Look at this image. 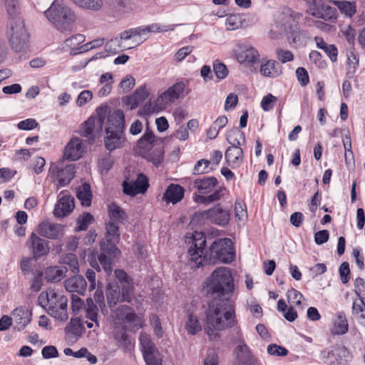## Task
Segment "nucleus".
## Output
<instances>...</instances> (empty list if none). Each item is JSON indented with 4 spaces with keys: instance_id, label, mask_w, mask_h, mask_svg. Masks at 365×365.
Instances as JSON below:
<instances>
[{
    "instance_id": "nucleus-1",
    "label": "nucleus",
    "mask_w": 365,
    "mask_h": 365,
    "mask_svg": "<svg viewBox=\"0 0 365 365\" xmlns=\"http://www.w3.org/2000/svg\"><path fill=\"white\" fill-rule=\"evenodd\" d=\"M202 292L210 298L205 310L207 334L212 339L220 337L215 331L232 328L237 324L235 303L231 299L234 280L231 271L220 267L212 272L203 283Z\"/></svg>"
},
{
    "instance_id": "nucleus-2",
    "label": "nucleus",
    "mask_w": 365,
    "mask_h": 365,
    "mask_svg": "<svg viewBox=\"0 0 365 365\" xmlns=\"http://www.w3.org/2000/svg\"><path fill=\"white\" fill-rule=\"evenodd\" d=\"M19 1L5 0V6L9 16L8 31L9 43L16 52H24L28 48L29 34L23 19L19 16Z\"/></svg>"
},
{
    "instance_id": "nucleus-3",
    "label": "nucleus",
    "mask_w": 365,
    "mask_h": 365,
    "mask_svg": "<svg viewBox=\"0 0 365 365\" xmlns=\"http://www.w3.org/2000/svg\"><path fill=\"white\" fill-rule=\"evenodd\" d=\"M105 237L100 242L101 253L98 255V259L105 272L108 275L113 271V263L121 252L118 248L120 234L119 227L115 222L106 223Z\"/></svg>"
},
{
    "instance_id": "nucleus-4",
    "label": "nucleus",
    "mask_w": 365,
    "mask_h": 365,
    "mask_svg": "<svg viewBox=\"0 0 365 365\" xmlns=\"http://www.w3.org/2000/svg\"><path fill=\"white\" fill-rule=\"evenodd\" d=\"M217 184V179L213 176H203L195 179L193 187L198 193H193L194 202L207 206L220 200L227 190L225 187H220L214 190Z\"/></svg>"
},
{
    "instance_id": "nucleus-5",
    "label": "nucleus",
    "mask_w": 365,
    "mask_h": 365,
    "mask_svg": "<svg viewBox=\"0 0 365 365\" xmlns=\"http://www.w3.org/2000/svg\"><path fill=\"white\" fill-rule=\"evenodd\" d=\"M235 254L231 239L217 238L213 241L209 250L205 251L203 260L208 264L218 262L229 264L235 259Z\"/></svg>"
},
{
    "instance_id": "nucleus-6",
    "label": "nucleus",
    "mask_w": 365,
    "mask_h": 365,
    "mask_svg": "<svg viewBox=\"0 0 365 365\" xmlns=\"http://www.w3.org/2000/svg\"><path fill=\"white\" fill-rule=\"evenodd\" d=\"M46 17L61 31H71L75 14L63 0H55L44 12Z\"/></svg>"
},
{
    "instance_id": "nucleus-7",
    "label": "nucleus",
    "mask_w": 365,
    "mask_h": 365,
    "mask_svg": "<svg viewBox=\"0 0 365 365\" xmlns=\"http://www.w3.org/2000/svg\"><path fill=\"white\" fill-rule=\"evenodd\" d=\"M46 302L48 303L47 313L61 322L68 319L67 298L53 289L46 292Z\"/></svg>"
},
{
    "instance_id": "nucleus-8",
    "label": "nucleus",
    "mask_w": 365,
    "mask_h": 365,
    "mask_svg": "<svg viewBox=\"0 0 365 365\" xmlns=\"http://www.w3.org/2000/svg\"><path fill=\"white\" fill-rule=\"evenodd\" d=\"M302 16V14L295 12L289 7H284L281 12L280 21L282 26L286 30L289 29L288 38L292 43H298L300 42V36H306L307 34L305 31H301L297 26V22Z\"/></svg>"
},
{
    "instance_id": "nucleus-9",
    "label": "nucleus",
    "mask_w": 365,
    "mask_h": 365,
    "mask_svg": "<svg viewBox=\"0 0 365 365\" xmlns=\"http://www.w3.org/2000/svg\"><path fill=\"white\" fill-rule=\"evenodd\" d=\"M230 215L229 210L225 209L220 203H217L208 210L195 212L193 220H208L214 225L225 227L230 222Z\"/></svg>"
},
{
    "instance_id": "nucleus-10",
    "label": "nucleus",
    "mask_w": 365,
    "mask_h": 365,
    "mask_svg": "<svg viewBox=\"0 0 365 365\" xmlns=\"http://www.w3.org/2000/svg\"><path fill=\"white\" fill-rule=\"evenodd\" d=\"M324 363L328 365H345L352 359V354L344 346L335 344L330 350L321 352Z\"/></svg>"
},
{
    "instance_id": "nucleus-11",
    "label": "nucleus",
    "mask_w": 365,
    "mask_h": 365,
    "mask_svg": "<svg viewBox=\"0 0 365 365\" xmlns=\"http://www.w3.org/2000/svg\"><path fill=\"white\" fill-rule=\"evenodd\" d=\"M206 243V237L203 232H195L192 234V245L187 251L190 261L194 262L192 267L198 268L202 264Z\"/></svg>"
},
{
    "instance_id": "nucleus-12",
    "label": "nucleus",
    "mask_w": 365,
    "mask_h": 365,
    "mask_svg": "<svg viewBox=\"0 0 365 365\" xmlns=\"http://www.w3.org/2000/svg\"><path fill=\"white\" fill-rule=\"evenodd\" d=\"M26 245L32 253V259L36 261L46 256L50 251L49 242L40 237L35 232L30 235Z\"/></svg>"
},
{
    "instance_id": "nucleus-13",
    "label": "nucleus",
    "mask_w": 365,
    "mask_h": 365,
    "mask_svg": "<svg viewBox=\"0 0 365 365\" xmlns=\"http://www.w3.org/2000/svg\"><path fill=\"white\" fill-rule=\"evenodd\" d=\"M234 53L237 60L240 63H249L252 64L257 63L260 60V56L258 51L252 46L238 43L234 48Z\"/></svg>"
},
{
    "instance_id": "nucleus-14",
    "label": "nucleus",
    "mask_w": 365,
    "mask_h": 365,
    "mask_svg": "<svg viewBox=\"0 0 365 365\" xmlns=\"http://www.w3.org/2000/svg\"><path fill=\"white\" fill-rule=\"evenodd\" d=\"M123 192L130 197H134L139 193L144 194L149 187L148 178L143 173L137 175L135 180H124L122 183Z\"/></svg>"
},
{
    "instance_id": "nucleus-15",
    "label": "nucleus",
    "mask_w": 365,
    "mask_h": 365,
    "mask_svg": "<svg viewBox=\"0 0 365 365\" xmlns=\"http://www.w3.org/2000/svg\"><path fill=\"white\" fill-rule=\"evenodd\" d=\"M185 84L184 82H176L158 97L156 105L160 108H164L168 104L178 100L185 91Z\"/></svg>"
},
{
    "instance_id": "nucleus-16",
    "label": "nucleus",
    "mask_w": 365,
    "mask_h": 365,
    "mask_svg": "<svg viewBox=\"0 0 365 365\" xmlns=\"http://www.w3.org/2000/svg\"><path fill=\"white\" fill-rule=\"evenodd\" d=\"M312 11V15L317 19L331 22H334L337 19L336 9L325 4L322 0L313 1Z\"/></svg>"
},
{
    "instance_id": "nucleus-17",
    "label": "nucleus",
    "mask_w": 365,
    "mask_h": 365,
    "mask_svg": "<svg viewBox=\"0 0 365 365\" xmlns=\"http://www.w3.org/2000/svg\"><path fill=\"white\" fill-rule=\"evenodd\" d=\"M106 137L104 139L105 148L110 152L123 148L126 140L123 133L114 130L113 127L106 128Z\"/></svg>"
},
{
    "instance_id": "nucleus-18",
    "label": "nucleus",
    "mask_w": 365,
    "mask_h": 365,
    "mask_svg": "<svg viewBox=\"0 0 365 365\" xmlns=\"http://www.w3.org/2000/svg\"><path fill=\"white\" fill-rule=\"evenodd\" d=\"M11 316L14 322V329L21 331L31 322L32 312L26 307L20 306L12 311Z\"/></svg>"
},
{
    "instance_id": "nucleus-19",
    "label": "nucleus",
    "mask_w": 365,
    "mask_h": 365,
    "mask_svg": "<svg viewBox=\"0 0 365 365\" xmlns=\"http://www.w3.org/2000/svg\"><path fill=\"white\" fill-rule=\"evenodd\" d=\"M239 344L235 349L237 359L241 365H261L252 354L250 349L244 342L242 334L239 338Z\"/></svg>"
},
{
    "instance_id": "nucleus-20",
    "label": "nucleus",
    "mask_w": 365,
    "mask_h": 365,
    "mask_svg": "<svg viewBox=\"0 0 365 365\" xmlns=\"http://www.w3.org/2000/svg\"><path fill=\"white\" fill-rule=\"evenodd\" d=\"M115 319L119 321L133 324L135 327H143L142 322H138L140 321L139 317L130 306L121 305L118 307L115 311Z\"/></svg>"
},
{
    "instance_id": "nucleus-21",
    "label": "nucleus",
    "mask_w": 365,
    "mask_h": 365,
    "mask_svg": "<svg viewBox=\"0 0 365 365\" xmlns=\"http://www.w3.org/2000/svg\"><path fill=\"white\" fill-rule=\"evenodd\" d=\"M37 232L39 235L51 240L58 239L63 235L61 225L42 222L38 225Z\"/></svg>"
},
{
    "instance_id": "nucleus-22",
    "label": "nucleus",
    "mask_w": 365,
    "mask_h": 365,
    "mask_svg": "<svg viewBox=\"0 0 365 365\" xmlns=\"http://www.w3.org/2000/svg\"><path fill=\"white\" fill-rule=\"evenodd\" d=\"M74 198L70 195L62 196L56 203L53 215L56 217L68 216L74 209Z\"/></svg>"
},
{
    "instance_id": "nucleus-23",
    "label": "nucleus",
    "mask_w": 365,
    "mask_h": 365,
    "mask_svg": "<svg viewBox=\"0 0 365 365\" xmlns=\"http://www.w3.org/2000/svg\"><path fill=\"white\" fill-rule=\"evenodd\" d=\"M185 195V189L178 184H170L163 195V200L173 205L180 202Z\"/></svg>"
},
{
    "instance_id": "nucleus-24",
    "label": "nucleus",
    "mask_w": 365,
    "mask_h": 365,
    "mask_svg": "<svg viewBox=\"0 0 365 365\" xmlns=\"http://www.w3.org/2000/svg\"><path fill=\"white\" fill-rule=\"evenodd\" d=\"M56 176L58 178V187H64L70 183L74 178L76 170L73 164H69L65 167L56 166Z\"/></svg>"
},
{
    "instance_id": "nucleus-25",
    "label": "nucleus",
    "mask_w": 365,
    "mask_h": 365,
    "mask_svg": "<svg viewBox=\"0 0 365 365\" xmlns=\"http://www.w3.org/2000/svg\"><path fill=\"white\" fill-rule=\"evenodd\" d=\"M64 287L69 292H77L83 295L86 289L87 282L83 276L75 275L65 280Z\"/></svg>"
},
{
    "instance_id": "nucleus-26",
    "label": "nucleus",
    "mask_w": 365,
    "mask_h": 365,
    "mask_svg": "<svg viewBox=\"0 0 365 365\" xmlns=\"http://www.w3.org/2000/svg\"><path fill=\"white\" fill-rule=\"evenodd\" d=\"M225 155L228 165L235 169L241 165L243 150L240 146L232 145L227 148Z\"/></svg>"
},
{
    "instance_id": "nucleus-27",
    "label": "nucleus",
    "mask_w": 365,
    "mask_h": 365,
    "mask_svg": "<svg viewBox=\"0 0 365 365\" xmlns=\"http://www.w3.org/2000/svg\"><path fill=\"white\" fill-rule=\"evenodd\" d=\"M149 95L150 93L147 91L145 85H143L137 88L132 95L127 96L125 103L130 106L131 110H133L144 102Z\"/></svg>"
},
{
    "instance_id": "nucleus-28",
    "label": "nucleus",
    "mask_w": 365,
    "mask_h": 365,
    "mask_svg": "<svg viewBox=\"0 0 365 365\" xmlns=\"http://www.w3.org/2000/svg\"><path fill=\"white\" fill-rule=\"evenodd\" d=\"M106 294L109 307L111 309L115 307L121 300L120 288L118 282H108L106 287Z\"/></svg>"
},
{
    "instance_id": "nucleus-29",
    "label": "nucleus",
    "mask_w": 365,
    "mask_h": 365,
    "mask_svg": "<svg viewBox=\"0 0 365 365\" xmlns=\"http://www.w3.org/2000/svg\"><path fill=\"white\" fill-rule=\"evenodd\" d=\"M259 71L263 76L274 78L282 74V69L276 61L263 59Z\"/></svg>"
},
{
    "instance_id": "nucleus-30",
    "label": "nucleus",
    "mask_w": 365,
    "mask_h": 365,
    "mask_svg": "<svg viewBox=\"0 0 365 365\" xmlns=\"http://www.w3.org/2000/svg\"><path fill=\"white\" fill-rule=\"evenodd\" d=\"M114 338L117 345L121 348L124 352H131L133 349L134 345L133 340L127 333L125 328L121 327L116 330L114 334Z\"/></svg>"
},
{
    "instance_id": "nucleus-31",
    "label": "nucleus",
    "mask_w": 365,
    "mask_h": 365,
    "mask_svg": "<svg viewBox=\"0 0 365 365\" xmlns=\"http://www.w3.org/2000/svg\"><path fill=\"white\" fill-rule=\"evenodd\" d=\"M108 214L110 218L109 222H115L116 224H125L128 219V215L125 211L118 205L115 202H111L108 207Z\"/></svg>"
},
{
    "instance_id": "nucleus-32",
    "label": "nucleus",
    "mask_w": 365,
    "mask_h": 365,
    "mask_svg": "<svg viewBox=\"0 0 365 365\" xmlns=\"http://www.w3.org/2000/svg\"><path fill=\"white\" fill-rule=\"evenodd\" d=\"M67 272L68 267L66 266L48 267L45 271V279L47 282L56 283L65 277Z\"/></svg>"
},
{
    "instance_id": "nucleus-33",
    "label": "nucleus",
    "mask_w": 365,
    "mask_h": 365,
    "mask_svg": "<svg viewBox=\"0 0 365 365\" xmlns=\"http://www.w3.org/2000/svg\"><path fill=\"white\" fill-rule=\"evenodd\" d=\"M125 115L123 111L120 109L115 110L108 115L107 127L111 126L114 130L123 133L125 128Z\"/></svg>"
},
{
    "instance_id": "nucleus-34",
    "label": "nucleus",
    "mask_w": 365,
    "mask_h": 365,
    "mask_svg": "<svg viewBox=\"0 0 365 365\" xmlns=\"http://www.w3.org/2000/svg\"><path fill=\"white\" fill-rule=\"evenodd\" d=\"M96 125V117H89L81 125L79 134L87 139L89 144L94 143L96 136L94 135V128Z\"/></svg>"
},
{
    "instance_id": "nucleus-35",
    "label": "nucleus",
    "mask_w": 365,
    "mask_h": 365,
    "mask_svg": "<svg viewBox=\"0 0 365 365\" xmlns=\"http://www.w3.org/2000/svg\"><path fill=\"white\" fill-rule=\"evenodd\" d=\"M76 197L81 201L83 206L88 207L91 205L93 194L88 182H84L76 188Z\"/></svg>"
},
{
    "instance_id": "nucleus-36",
    "label": "nucleus",
    "mask_w": 365,
    "mask_h": 365,
    "mask_svg": "<svg viewBox=\"0 0 365 365\" xmlns=\"http://www.w3.org/2000/svg\"><path fill=\"white\" fill-rule=\"evenodd\" d=\"M86 331V329L81 320L78 318L72 319L65 328L66 335L69 337L74 336L76 339L81 336Z\"/></svg>"
},
{
    "instance_id": "nucleus-37",
    "label": "nucleus",
    "mask_w": 365,
    "mask_h": 365,
    "mask_svg": "<svg viewBox=\"0 0 365 365\" xmlns=\"http://www.w3.org/2000/svg\"><path fill=\"white\" fill-rule=\"evenodd\" d=\"M349 324L346 314L344 312L337 313V318L334 322L331 334L334 335H342L348 331Z\"/></svg>"
},
{
    "instance_id": "nucleus-38",
    "label": "nucleus",
    "mask_w": 365,
    "mask_h": 365,
    "mask_svg": "<svg viewBox=\"0 0 365 365\" xmlns=\"http://www.w3.org/2000/svg\"><path fill=\"white\" fill-rule=\"evenodd\" d=\"M317 46L323 50L332 62L337 61L338 49L334 44H327L322 37H315Z\"/></svg>"
},
{
    "instance_id": "nucleus-39",
    "label": "nucleus",
    "mask_w": 365,
    "mask_h": 365,
    "mask_svg": "<svg viewBox=\"0 0 365 365\" xmlns=\"http://www.w3.org/2000/svg\"><path fill=\"white\" fill-rule=\"evenodd\" d=\"M185 329L190 335H195L202 330V326L196 314L192 312L187 313Z\"/></svg>"
},
{
    "instance_id": "nucleus-40",
    "label": "nucleus",
    "mask_w": 365,
    "mask_h": 365,
    "mask_svg": "<svg viewBox=\"0 0 365 365\" xmlns=\"http://www.w3.org/2000/svg\"><path fill=\"white\" fill-rule=\"evenodd\" d=\"M346 17L351 18L356 13V6L355 2L348 1H331Z\"/></svg>"
},
{
    "instance_id": "nucleus-41",
    "label": "nucleus",
    "mask_w": 365,
    "mask_h": 365,
    "mask_svg": "<svg viewBox=\"0 0 365 365\" xmlns=\"http://www.w3.org/2000/svg\"><path fill=\"white\" fill-rule=\"evenodd\" d=\"M156 137L148 127L145 133L138 140L137 147L141 150L150 149L155 141Z\"/></svg>"
},
{
    "instance_id": "nucleus-42",
    "label": "nucleus",
    "mask_w": 365,
    "mask_h": 365,
    "mask_svg": "<svg viewBox=\"0 0 365 365\" xmlns=\"http://www.w3.org/2000/svg\"><path fill=\"white\" fill-rule=\"evenodd\" d=\"M245 143V133L240 130L238 128L234 127L230 130L227 133V140L232 145L240 146L241 143Z\"/></svg>"
},
{
    "instance_id": "nucleus-43",
    "label": "nucleus",
    "mask_w": 365,
    "mask_h": 365,
    "mask_svg": "<svg viewBox=\"0 0 365 365\" xmlns=\"http://www.w3.org/2000/svg\"><path fill=\"white\" fill-rule=\"evenodd\" d=\"M139 339L143 354L158 350L155 344L148 334L145 333L141 334Z\"/></svg>"
},
{
    "instance_id": "nucleus-44",
    "label": "nucleus",
    "mask_w": 365,
    "mask_h": 365,
    "mask_svg": "<svg viewBox=\"0 0 365 365\" xmlns=\"http://www.w3.org/2000/svg\"><path fill=\"white\" fill-rule=\"evenodd\" d=\"M94 217L93 215L89 212H84L82 215H80L77 219L78 226L76 227V231H84L86 230L93 222Z\"/></svg>"
},
{
    "instance_id": "nucleus-45",
    "label": "nucleus",
    "mask_w": 365,
    "mask_h": 365,
    "mask_svg": "<svg viewBox=\"0 0 365 365\" xmlns=\"http://www.w3.org/2000/svg\"><path fill=\"white\" fill-rule=\"evenodd\" d=\"M210 161L206 159H201L198 160L194 166L192 174L195 175H199L209 173L210 170H214L213 168H210Z\"/></svg>"
},
{
    "instance_id": "nucleus-46",
    "label": "nucleus",
    "mask_w": 365,
    "mask_h": 365,
    "mask_svg": "<svg viewBox=\"0 0 365 365\" xmlns=\"http://www.w3.org/2000/svg\"><path fill=\"white\" fill-rule=\"evenodd\" d=\"M145 26L146 34L148 33H163L173 31L175 28L174 24L160 25L157 23L151 24Z\"/></svg>"
},
{
    "instance_id": "nucleus-47",
    "label": "nucleus",
    "mask_w": 365,
    "mask_h": 365,
    "mask_svg": "<svg viewBox=\"0 0 365 365\" xmlns=\"http://www.w3.org/2000/svg\"><path fill=\"white\" fill-rule=\"evenodd\" d=\"M120 288L121 297L120 302L130 303L134 297L135 288L133 282L130 284L120 286Z\"/></svg>"
},
{
    "instance_id": "nucleus-48",
    "label": "nucleus",
    "mask_w": 365,
    "mask_h": 365,
    "mask_svg": "<svg viewBox=\"0 0 365 365\" xmlns=\"http://www.w3.org/2000/svg\"><path fill=\"white\" fill-rule=\"evenodd\" d=\"M98 309L96 304H94L93 299L89 297L86 299V317L94 322L97 326H99L98 322Z\"/></svg>"
},
{
    "instance_id": "nucleus-49",
    "label": "nucleus",
    "mask_w": 365,
    "mask_h": 365,
    "mask_svg": "<svg viewBox=\"0 0 365 365\" xmlns=\"http://www.w3.org/2000/svg\"><path fill=\"white\" fill-rule=\"evenodd\" d=\"M146 365H162V357L158 350L143 354Z\"/></svg>"
},
{
    "instance_id": "nucleus-50",
    "label": "nucleus",
    "mask_w": 365,
    "mask_h": 365,
    "mask_svg": "<svg viewBox=\"0 0 365 365\" xmlns=\"http://www.w3.org/2000/svg\"><path fill=\"white\" fill-rule=\"evenodd\" d=\"M109 108L106 105H101L96 109L97 117L96 118V122L98 124L101 130L105 123L106 118H108Z\"/></svg>"
},
{
    "instance_id": "nucleus-51",
    "label": "nucleus",
    "mask_w": 365,
    "mask_h": 365,
    "mask_svg": "<svg viewBox=\"0 0 365 365\" xmlns=\"http://www.w3.org/2000/svg\"><path fill=\"white\" fill-rule=\"evenodd\" d=\"M213 71L219 80L225 78L228 75V69L225 64L216 60L213 63Z\"/></svg>"
},
{
    "instance_id": "nucleus-52",
    "label": "nucleus",
    "mask_w": 365,
    "mask_h": 365,
    "mask_svg": "<svg viewBox=\"0 0 365 365\" xmlns=\"http://www.w3.org/2000/svg\"><path fill=\"white\" fill-rule=\"evenodd\" d=\"M73 142H69L67 144L63 156L68 160L75 161L81 158V154L78 148H74V147H73Z\"/></svg>"
},
{
    "instance_id": "nucleus-53",
    "label": "nucleus",
    "mask_w": 365,
    "mask_h": 365,
    "mask_svg": "<svg viewBox=\"0 0 365 365\" xmlns=\"http://www.w3.org/2000/svg\"><path fill=\"white\" fill-rule=\"evenodd\" d=\"M80 7L98 10L102 6L101 0H72Z\"/></svg>"
},
{
    "instance_id": "nucleus-54",
    "label": "nucleus",
    "mask_w": 365,
    "mask_h": 365,
    "mask_svg": "<svg viewBox=\"0 0 365 365\" xmlns=\"http://www.w3.org/2000/svg\"><path fill=\"white\" fill-rule=\"evenodd\" d=\"M63 263L68 264L73 273H78L79 272L78 259L74 254L68 253L66 255L63 259Z\"/></svg>"
},
{
    "instance_id": "nucleus-55",
    "label": "nucleus",
    "mask_w": 365,
    "mask_h": 365,
    "mask_svg": "<svg viewBox=\"0 0 365 365\" xmlns=\"http://www.w3.org/2000/svg\"><path fill=\"white\" fill-rule=\"evenodd\" d=\"M135 84V80L132 76H126L118 85V93H125L132 89Z\"/></svg>"
},
{
    "instance_id": "nucleus-56",
    "label": "nucleus",
    "mask_w": 365,
    "mask_h": 365,
    "mask_svg": "<svg viewBox=\"0 0 365 365\" xmlns=\"http://www.w3.org/2000/svg\"><path fill=\"white\" fill-rule=\"evenodd\" d=\"M235 216L239 220H241L244 217L247 216V206L245 203L241 200H237L235 201Z\"/></svg>"
},
{
    "instance_id": "nucleus-57",
    "label": "nucleus",
    "mask_w": 365,
    "mask_h": 365,
    "mask_svg": "<svg viewBox=\"0 0 365 365\" xmlns=\"http://www.w3.org/2000/svg\"><path fill=\"white\" fill-rule=\"evenodd\" d=\"M267 353L272 356H284L288 354V350L276 344H271L267 346Z\"/></svg>"
},
{
    "instance_id": "nucleus-58",
    "label": "nucleus",
    "mask_w": 365,
    "mask_h": 365,
    "mask_svg": "<svg viewBox=\"0 0 365 365\" xmlns=\"http://www.w3.org/2000/svg\"><path fill=\"white\" fill-rule=\"evenodd\" d=\"M114 161L110 154H106L98 160V166L102 170L108 173L113 166Z\"/></svg>"
},
{
    "instance_id": "nucleus-59",
    "label": "nucleus",
    "mask_w": 365,
    "mask_h": 365,
    "mask_svg": "<svg viewBox=\"0 0 365 365\" xmlns=\"http://www.w3.org/2000/svg\"><path fill=\"white\" fill-rule=\"evenodd\" d=\"M341 281L343 284H346L350 279V268L348 262H343L339 269Z\"/></svg>"
},
{
    "instance_id": "nucleus-60",
    "label": "nucleus",
    "mask_w": 365,
    "mask_h": 365,
    "mask_svg": "<svg viewBox=\"0 0 365 365\" xmlns=\"http://www.w3.org/2000/svg\"><path fill=\"white\" fill-rule=\"evenodd\" d=\"M115 276L120 284V287L133 282V279L129 276L123 269H115Z\"/></svg>"
},
{
    "instance_id": "nucleus-61",
    "label": "nucleus",
    "mask_w": 365,
    "mask_h": 365,
    "mask_svg": "<svg viewBox=\"0 0 365 365\" xmlns=\"http://www.w3.org/2000/svg\"><path fill=\"white\" fill-rule=\"evenodd\" d=\"M277 98L271 93L264 96L261 101V107L264 111H269L274 108Z\"/></svg>"
},
{
    "instance_id": "nucleus-62",
    "label": "nucleus",
    "mask_w": 365,
    "mask_h": 365,
    "mask_svg": "<svg viewBox=\"0 0 365 365\" xmlns=\"http://www.w3.org/2000/svg\"><path fill=\"white\" fill-rule=\"evenodd\" d=\"M38 125L37 121L34 118H27L26 120L20 121L17 124V128L22 130H31Z\"/></svg>"
},
{
    "instance_id": "nucleus-63",
    "label": "nucleus",
    "mask_w": 365,
    "mask_h": 365,
    "mask_svg": "<svg viewBox=\"0 0 365 365\" xmlns=\"http://www.w3.org/2000/svg\"><path fill=\"white\" fill-rule=\"evenodd\" d=\"M276 53L278 59L282 63H286L287 62L292 61L294 59V54L291 51L289 50H283L282 48H277L276 51Z\"/></svg>"
},
{
    "instance_id": "nucleus-64",
    "label": "nucleus",
    "mask_w": 365,
    "mask_h": 365,
    "mask_svg": "<svg viewBox=\"0 0 365 365\" xmlns=\"http://www.w3.org/2000/svg\"><path fill=\"white\" fill-rule=\"evenodd\" d=\"M297 80L302 86H306L309 82V77L307 71L303 67H299L296 70Z\"/></svg>"
}]
</instances>
